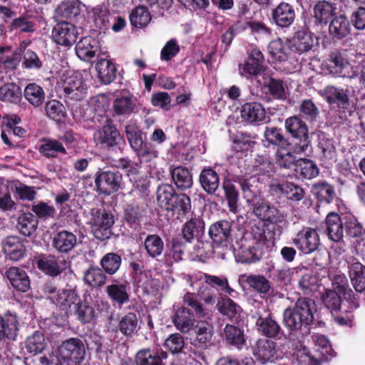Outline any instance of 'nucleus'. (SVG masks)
I'll return each mask as SVG.
<instances>
[{"label": "nucleus", "instance_id": "7c9ffc66", "mask_svg": "<svg viewBox=\"0 0 365 365\" xmlns=\"http://www.w3.org/2000/svg\"><path fill=\"white\" fill-rule=\"evenodd\" d=\"M96 68L98 72V76L103 83L109 84L115 78L116 68L110 61L106 58L98 59Z\"/></svg>", "mask_w": 365, "mask_h": 365}, {"label": "nucleus", "instance_id": "5fc2aeb1", "mask_svg": "<svg viewBox=\"0 0 365 365\" xmlns=\"http://www.w3.org/2000/svg\"><path fill=\"white\" fill-rule=\"evenodd\" d=\"M21 96L20 88L14 84H6L0 88V100L10 103H18Z\"/></svg>", "mask_w": 365, "mask_h": 365}, {"label": "nucleus", "instance_id": "c9c22d12", "mask_svg": "<svg viewBox=\"0 0 365 365\" xmlns=\"http://www.w3.org/2000/svg\"><path fill=\"white\" fill-rule=\"evenodd\" d=\"M295 170L306 179H312L319 175L317 165L311 160L300 158L297 160Z\"/></svg>", "mask_w": 365, "mask_h": 365}, {"label": "nucleus", "instance_id": "9b49d317", "mask_svg": "<svg viewBox=\"0 0 365 365\" xmlns=\"http://www.w3.org/2000/svg\"><path fill=\"white\" fill-rule=\"evenodd\" d=\"M78 36L76 26L67 21H62L53 29L52 38L54 41L63 46H70L76 42Z\"/></svg>", "mask_w": 365, "mask_h": 365}, {"label": "nucleus", "instance_id": "603ef678", "mask_svg": "<svg viewBox=\"0 0 365 365\" xmlns=\"http://www.w3.org/2000/svg\"><path fill=\"white\" fill-rule=\"evenodd\" d=\"M144 245L148 254L152 257L160 255L164 247L163 242L158 235H148L145 238Z\"/></svg>", "mask_w": 365, "mask_h": 365}, {"label": "nucleus", "instance_id": "f257e3e1", "mask_svg": "<svg viewBox=\"0 0 365 365\" xmlns=\"http://www.w3.org/2000/svg\"><path fill=\"white\" fill-rule=\"evenodd\" d=\"M190 336L194 337L190 343V356L200 364L208 365V349L212 344L213 327L208 321H195Z\"/></svg>", "mask_w": 365, "mask_h": 365}, {"label": "nucleus", "instance_id": "6e6d98bb", "mask_svg": "<svg viewBox=\"0 0 365 365\" xmlns=\"http://www.w3.org/2000/svg\"><path fill=\"white\" fill-rule=\"evenodd\" d=\"M84 280L93 287H101L106 283V276L99 267H91L85 272Z\"/></svg>", "mask_w": 365, "mask_h": 365}, {"label": "nucleus", "instance_id": "ddd939ff", "mask_svg": "<svg viewBox=\"0 0 365 365\" xmlns=\"http://www.w3.org/2000/svg\"><path fill=\"white\" fill-rule=\"evenodd\" d=\"M242 120L246 124L259 125L267 118L264 107L257 102H250L243 104L240 109Z\"/></svg>", "mask_w": 365, "mask_h": 365}, {"label": "nucleus", "instance_id": "423d86ee", "mask_svg": "<svg viewBox=\"0 0 365 365\" xmlns=\"http://www.w3.org/2000/svg\"><path fill=\"white\" fill-rule=\"evenodd\" d=\"M327 70L334 76L354 78L358 76V71L351 66L346 56L339 51H334L329 56Z\"/></svg>", "mask_w": 365, "mask_h": 365}, {"label": "nucleus", "instance_id": "4c0bfd02", "mask_svg": "<svg viewBox=\"0 0 365 365\" xmlns=\"http://www.w3.org/2000/svg\"><path fill=\"white\" fill-rule=\"evenodd\" d=\"M113 109L118 115H126L133 111L135 104L130 94L124 93L117 96L113 101Z\"/></svg>", "mask_w": 365, "mask_h": 365}, {"label": "nucleus", "instance_id": "f704fd0d", "mask_svg": "<svg viewBox=\"0 0 365 365\" xmlns=\"http://www.w3.org/2000/svg\"><path fill=\"white\" fill-rule=\"evenodd\" d=\"M80 13L79 3L76 1L61 2L56 9V17L63 19H71Z\"/></svg>", "mask_w": 365, "mask_h": 365}, {"label": "nucleus", "instance_id": "5701e85b", "mask_svg": "<svg viewBox=\"0 0 365 365\" xmlns=\"http://www.w3.org/2000/svg\"><path fill=\"white\" fill-rule=\"evenodd\" d=\"M76 242V236L68 231L58 232L52 240L53 247L61 253H68L71 251L75 247Z\"/></svg>", "mask_w": 365, "mask_h": 365}, {"label": "nucleus", "instance_id": "c85d7f7f", "mask_svg": "<svg viewBox=\"0 0 365 365\" xmlns=\"http://www.w3.org/2000/svg\"><path fill=\"white\" fill-rule=\"evenodd\" d=\"M199 181L202 189L208 194H214L220 185L218 174L210 168L201 171Z\"/></svg>", "mask_w": 365, "mask_h": 365}, {"label": "nucleus", "instance_id": "e433bc0d", "mask_svg": "<svg viewBox=\"0 0 365 365\" xmlns=\"http://www.w3.org/2000/svg\"><path fill=\"white\" fill-rule=\"evenodd\" d=\"M76 293L71 289L58 290L57 294L52 297V302L62 309L71 308V305L77 301Z\"/></svg>", "mask_w": 365, "mask_h": 365}, {"label": "nucleus", "instance_id": "a18cd8bd", "mask_svg": "<svg viewBox=\"0 0 365 365\" xmlns=\"http://www.w3.org/2000/svg\"><path fill=\"white\" fill-rule=\"evenodd\" d=\"M191 208L190 197L185 194H175L167 210L173 211L178 215H185Z\"/></svg>", "mask_w": 365, "mask_h": 365}, {"label": "nucleus", "instance_id": "052dcab7", "mask_svg": "<svg viewBox=\"0 0 365 365\" xmlns=\"http://www.w3.org/2000/svg\"><path fill=\"white\" fill-rule=\"evenodd\" d=\"M142 213L139 207L135 204L127 205L124 208V219L133 227L140 225Z\"/></svg>", "mask_w": 365, "mask_h": 365}, {"label": "nucleus", "instance_id": "ea45409f", "mask_svg": "<svg viewBox=\"0 0 365 365\" xmlns=\"http://www.w3.org/2000/svg\"><path fill=\"white\" fill-rule=\"evenodd\" d=\"M37 220L31 213H24L18 218L17 227L25 236H31L36 230Z\"/></svg>", "mask_w": 365, "mask_h": 365}, {"label": "nucleus", "instance_id": "37998d69", "mask_svg": "<svg viewBox=\"0 0 365 365\" xmlns=\"http://www.w3.org/2000/svg\"><path fill=\"white\" fill-rule=\"evenodd\" d=\"M281 193L284 194L287 198L294 202H298L304 197V190L292 182H283L277 186Z\"/></svg>", "mask_w": 365, "mask_h": 365}, {"label": "nucleus", "instance_id": "473e14b6", "mask_svg": "<svg viewBox=\"0 0 365 365\" xmlns=\"http://www.w3.org/2000/svg\"><path fill=\"white\" fill-rule=\"evenodd\" d=\"M240 280H244L250 287L254 289L259 293L267 294L270 289V284L268 279L262 275H247L240 276Z\"/></svg>", "mask_w": 365, "mask_h": 365}, {"label": "nucleus", "instance_id": "864d4df0", "mask_svg": "<svg viewBox=\"0 0 365 365\" xmlns=\"http://www.w3.org/2000/svg\"><path fill=\"white\" fill-rule=\"evenodd\" d=\"M46 347L45 337L39 331H36L31 336L28 337L26 343L27 351L36 355L43 351Z\"/></svg>", "mask_w": 365, "mask_h": 365}, {"label": "nucleus", "instance_id": "3c124183", "mask_svg": "<svg viewBox=\"0 0 365 365\" xmlns=\"http://www.w3.org/2000/svg\"><path fill=\"white\" fill-rule=\"evenodd\" d=\"M268 50L272 57L277 61H284L287 58L289 47L281 39L270 42Z\"/></svg>", "mask_w": 365, "mask_h": 365}, {"label": "nucleus", "instance_id": "bb28decb", "mask_svg": "<svg viewBox=\"0 0 365 365\" xmlns=\"http://www.w3.org/2000/svg\"><path fill=\"white\" fill-rule=\"evenodd\" d=\"M313 45L312 34L307 30H300L293 38L291 49L301 54L311 50Z\"/></svg>", "mask_w": 365, "mask_h": 365}, {"label": "nucleus", "instance_id": "4d7b16f0", "mask_svg": "<svg viewBox=\"0 0 365 365\" xmlns=\"http://www.w3.org/2000/svg\"><path fill=\"white\" fill-rule=\"evenodd\" d=\"M121 264V257L113 252L106 254L101 260V265L108 274H115Z\"/></svg>", "mask_w": 365, "mask_h": 365}, {"label": "nucleus", "instance_id": "7ed1b4c3", "mask_svg": "<svg viewBox=\"0 0 365 365\" xmlns=\"http://www.w3.org/2000/svg\"><path fill=\"white\" fill-rule=\"evenodd\" d=\"M285 129L291 136L299 140L292 145L293 153L302 154L306 153L310 148V140L309 138V130L306 123L298 116L289 117L285 120Z\"/></svg>", "mask_w": 365, "mask_h": 365}, {"label": "nucleus", "instance_id": "6ab92c4d", "mask_svg": "<svg viewBox=\"0 0 365 365\" xmlns=\"http://www.w3.org/2000/svg\"><path fill=\"white\" fill-rule=\"evenodd\" d=\"M349 274L351 284L358 292L365 290V266L352 259L349 262Z\"/></svg>", "mask_w": 365, "mask_h": 365}, {"label": "nucleus", "instance_id": "2f4dec72", "mask_svg": "<svg viewBox=\"0 0 365 365\" xmlns=\"http://www.w3.org/2000/svg\"><path fill=\"white\" fill-rule=\"evenodd\" d=\"M24 96L32 106L38 108L43 103L46 94L42 87L35 83H32L25 87Z\"/></svg>", "mask_w": 365, "mask_h": 365}, {"label": "nucleus", "instance_id": "9d476101", "mask_svg": "<svg viewBox=\"0 0 365 365\" xmlns=\"http://www.w3.org/2000/svg\"><path fill=\"white\" fill-rule=\"evenodd\" d=\"M293 243L304 254H310L317 250L320 240L316 230L307 227L297 233Z\"/></svg>", "mask_w": 365, "mask_h": 365}, {"label": "nucleus", "instance_id": "69168bd1", "mask_svg": "<svg viewBox=\"0 0 365 365\" xmlns=\"http://www.w3.org/2000/svg\"><path fill=\"white\" fill-rule=\"evenodd\" d=\"M18 321H0V341L15 340L18 331Z\"/></svg>", "mask_w": 365, "mask_h": 365}, {"label": "nucleus", "instance_id": "6e6552de", "mask_svg": "<svg viewBox=\"0 0 365 365\" xmlns=\"http://www.w3.org/2000/svg\"><path fill=\"white\" fill-rule=\"evenodd\" d=\"M284 319H314L319 318L315 302L309 298L299 299L294 309H286Z\"/></svg>", "mask_w": 365, "mask_h": 365}, {"label": "nucleus", "instance_id": "a878e982", "mask_svg": "<svg viewBox=\"0 0 365 365\" xmlns=\"http://www.w3.org/2000/svg\"><path fill=\"white\" fill-rule=\"evenodd\" d=\"M329 32L334 38H343L351 32L350 21L345 15L341 14L336 16L329 24Z\"/></svg>", "mask_w": 365, "mask_h": 365}, {"label": "nucleus", "instance_id": "f3484780", "mask_svg": "<svg viewBox=\"0 0 365 365\" xmlns=\"http://www.w3.org/2000/svg\"><path fill=\"white\" fill-rule=\"evenodd\" d=\"M272 15L275 24L282 28L288 27L295 19L293 6L286 2H281L273 9Z\"/></svg>", "mask_w": 365, "mask_h": 365}, {"label": "nucleus", "instance_id": "412c9836", "mask_svg": "<svg viewBox=\"0 0 365 365\" xmlns=\"http://www.w3.org/2000/svg\"><path fill=\"white\" fill-rule=\"evenodd\" d=\"M98 49V43L90 36L81 38L76 45V53L78 57L85 61L93 58Z\"/></svg>", "mask_w": 365, "mask_h": 365}, {"label": "nucleus", "instance_id": "338daca9", "mask_svg": "<svg viewBox=\"0 0 365 365\" xmlns=\"http://www.w3.org/2000/svg\"><path fill=\"white\" fill-rule=\"evenodd\" d=\"M125 133L127 139L133 149H140L143 145V140L141 137L140 130L135 125H128L125 126Z\"/></svg>", "mask_w": 365, "mask_h": 365}, {"label": "nucleus", "instance_id": "0eeeda50", "mask_svg": "<svg viewBox=\"0 0 365 365\" xmlns=\"http://www.w3.org/2000/svg\"><path fill=\"white\" fill-rule=\"evenodd\" d=\"M122 183V175L116 171L98 169L95 175L97 190L106 195L117 192Z\"/></svg>", "mask_w": 365, "mask_h": 365}, {"label": "nucleus", "instance_id": "8fccbe9b", "mask_svg": "<svg viewBox=\"0 0 365 365\" xmlns=\"http://www.w3.org/2000/svg\"><path fill=\"white\" fill-rule=\"evenodd\" d=\"M321 298L324 306L330 310L332 314L340 309L341 299L336 291L325 289Z\"/></svg>", "mask_w": 365, "mask_h": 365}, {"label": "nucleus", "instance_id": "c756f323", "mask_svg": "<svg viewBox=\"0 0 365 365\" xmlns=\"http://www.w3.org/2000/svg\"><path fill=\"white\" fill-rule=\"evenodd\" d=\"M230 232V223L227 220H220L210 226L209 235L214 242L221 244L228 240Z\"/></svg>", "mask_w": 365, "mask_h": 365}, {"label": "nucleus", "instance_id": "a211bd4d", "mask_svg": "<svg viewBox=\"0 0 365 365\" xmlns=\"http://www.w3.org/2000/svg\"><path fill=\"white\" fill-rule=\"evenodd\" d=\"M95 140L103 147L110 148L115 146L120 139V135L115 127L110 124L103 125V128L94 134Z\"/></svg>", "mask_w": 365, "mask_h": 365}, {"label": "nucleus", "instance_id": "bf43d9fd", "mask_svg": "<svg viewBox=\"0 0 365 365\" xmlns=\"http://www.w3.org/2000/svg\"><path fill=\"white\" fill-rule=\"evenodd\" d=\"M45 111L48 118L56 121L61 120L66 116L65 107L56 100L48 101L46 103Z\"/></svg>", "mask_w": 365, "mask_h": 365}, {"label": "nucleus", "instance_id": "c03bdc74", "mask_svg": "<svg viewBox=\"0 0 365 365\" xmlns=\"http://www.w3.org/2000/svg\"><path fill=\"white\" fill-rule=\"evenodd\" d=\"M226 341L231 345L242 346L245 342L244 331L238 327L227 324L224 329Z\"/></svg>", "mask_w": 365, "mask_h": 365}, {"label": "nucleus", "instance_id": "aec40b11", "mask_svg": "<svg viewBox=\"0 0 365 365\" xmlns=\"http://www.w3.org/2000/svg\"><path fill=\"white\" fill-rule=\"evenodd\" d=\"M3 250L4 253L14 261L21 259L26 252L23 241L16 236L8 237L4 240Z\"/></svg>", "mask_w": 365, "mask_h": 365}, {"label": "nucleus", "instance_id": "a19ab883", "mask_svg": "<svg viewBox=\"0 0 365 365\" xmlns=\"http://www.w3.org/2000/svg\"><path fill=\"white\" fill-rule=\"evenodd\" d=\"M216 307L220 313L230 319L240 317V314L242 311L238 304L227 297L219 299Z\"/></svg>", "mask_w": 365, "mask_h": 365}, {"label": "nucleus", "instance_id": "e2e57ef3", "mask_svg": "<svg viewBox=\"0 0 365 365\" xmlns=\"http://www.w3.org/2000/svg\"><path fill=\"white\" fill-rule=\"evenodd\" d=\"M42 153L48 158H55L58 153L66 154V151L63 145L56 140H47L41 146Z\"/></svg>", "mask_w": 365, "mask_h": 365}, {"label": "nucleus", "instance_id": "79ce46f5", "mask_svg": "<svg viewBox=\"0 0 365 365\" xmlns=\"http://www.w3.org/2000/svg\"><path fill=\"white\" fill-rule=\"evenodd\" d=\"M106 292L110 299L119 304H123L129 300L128 287L125 284H111L106 287Z\"/></svg>", "mask_w": 365, "mask_h": 365}, {"label": "nucleus", "instance_id": "393cba45", "mask_svg": "<svg viewBox=\"0 0 365 365\" xmlns=\"http://www.w3.org/2000/svg\"><path fill=\"white\" fill-rule=\"evenodd\" d=\"M172 180L178 190H185L192 187L193 180L190 170L183 166L171 168Z\"/></svg>", "mask_w": 365, "mask_h": 365}, {"label": "nucleus", "instance_id": "680f3d73", "mask_svg": "<svg viewBox=\"0 0 365 365\" xmlns=\"http://www.w3.org/2000/svg\"><path fill=\"white\" fill-rule=\"evenodd\" d=\"M345 230L346 234L353 238H361L364 229L361 223L352 215L344 216Z\"/></svg>", "mask_w": 365, "mask_h": 365}, {"label": "nucleus", "instance_id": "39448f33", "mask_svg": "<svg viewBox=\"0 0 365 365\" xmlns=\"http://www.w3.org/2000/svg\"><path fill=\"white\" fill-rule=\"evenodd\" d=\"M91 219V231L96 239L105 240L111 235V227L114 224L113 216L105 210H92Z\"/></svg>", "mask_w": 365, "mask_h": 365}, {"label": "nucleus", "instance_id": "58836bf2", "mask_svg": "<svg viewBox=\"0 0 365 365\" xmlns=\"http://www.w3.org/2000/svg\"><path fill=\"white\" fill-rule=\"evenodd\" d=\"M183 302L192 309L193 317L197 318H205L208 317L209 309L203 307L202 304L197 300L195 293H185L183 296Z\"/></svg>", "mask_w": 365, "mask_h": 365}, {"label": "nucleus", "instance_id": "4be33fe9", "mask_svg": "<svg viewBox=\"0 0 365 365\" xmlns=\"http://www.w3.org/2000/svg\"><path fill=\"white\" fill-rule=\"evenodd\" d=\"M12 287L17 291L25 292L30 287V280L26 272L19 267H10L6 272Z\"/></svg>", "mask_w": 365, "mask_h": 365}, {"label": "nucleus", "instance_id": "09e8293b", "mask_svg": "<svg viewBox=\"0 0 365 365\" xmlns=\"http://www.w3.org/2000/svg\"><path fill=\"white\" fill-rule=\"evenodd\" d=\"M173 187L170 185H162L157 190V201L158 205L165 210L170 207L175 195Z\"/></svg>", "mask_w": 365, "mask_h": 365}, {"label": "nucleus", "instance_id": "774afa93", "mask_svg": "<svg viewBox=\"0 0 365 365\" xmlns=\"http://www.w3.org/2000/svg\"><path fill=\"white\" fill-rule=\"evenodd\" d=\"M137 365H161L160 359L155 356V351L150 349H142L135 356Z\"/></svg>", "mask_w": 365, "mask_h": 365}, {"label": "nucleus", "instance_id": "0e129e2a", "mask_svg": "<svg viewBox=\"0 0 365 365\" xmlns=\"http://www.w3.org/2000/svg\"><path fill=\"white\" fill-rule=\"evenodd\" d=\"M223 189L230 211L236 212L239 200V194L236 187L232 183L227 182L223 184Z\"/></svg>", "mask_w": 365, "mask_h": 365}, {"label": "nucleus", "instance_id": "f8f14e48", "mask_svg": "<svg viewBox=\"0 0 365 365\" xmlns=\"http://www.w3.org/2000/svg\"><path fill=\"white\" fill-rule=\"evenodd\" d=\"M350 89L340 88L334 85L327 86L321 95L329 104H336L339 108L346 109L351 106Z\"/></svg>", "mask_w": 365, "mask_h": 365}, {"label": "nucleus", "instance_id": "4468645a", "mask_svg": "<svg viewBox=\"0 0 365 365\" xmlns=\"http://www.w3.org/2000/svg\"><path fill=\"white\" fill-rule=\"evenodd\" d=\"M254 214L261 220L272 223H279L285 220L282 212L264 201H257L253 205Z\"/></svg>", "mask_w": 365, "mask_h": 365}, {"label": "nucleus", "instance_id": "2eb2a0df", "mask_svg": "<svg viewBox=\"0 0 365 365\" xmlns=\"http://www.w3.org/2000/svg\"><path fill=\"white\" fill-rule=\"evenodd\" d=\"M325 223L329 238L336 242H341L345 229L344 217H341L336 212H329Z\"/></svg>", "mask_w": 365, "mask_h": 365}, {"label": "nucleus", "instance_id": "49530a36", "mask_svg": "<svg viewBox=\"0 0 365 365\" xmlns=\"http://www.w3.org/2000/svg\"><path fill=\"white\" fill-rule=\"evenodd\" d=\"M130 23L135 27H145L151 20V16L147 8L143 6H137L130 15Z\"/></svg>", "mask_w": 365, "mask_h": 365}, {"label": "nucleus", "instance_id": "72a5a7b5", "mask_svg": "<svg viewBox=\"0 0 365 365\" xmlns=\"http://www.w3.org/2000/svg\"><path fill=\"white\" fill-rule=\"evenodd\" d=\"M244 197L248 202H253L259 194L257 188L258 181L255 177H250L248 179H240L239 180Z\"/></svg>", "mask_w": 365, "mask_h": 365}, {"label": "nucleus", "instance_id": "20e7f679", "mask_svg": "<svg viewBox=\"0 0 365 365\" xmlns=\"http://www.w3.org/2000/svg\"><path fill=\"white\" fill-rule=\"evenodd\" d=\"M58 365H82L86 356L83 341L78 338H70L58 346Z\"/></svg>", "mask_w": 365, "mask_h": 365}, {"label": "nucleus", "instance_id": "b1692460", "mask_svg": "<svg viewBox=\"0 0 365 365\" xmlns=\"http://www.w3.org/2000/svg\"><path fill=\"white\" fill-rule=\"evenodd\" d=\"M36 264L40 270L51 277L58 276L63 270L62 262L53 255H43Z\"/></svg>", "mask_w": 365, "mask_h": 365}, {"label": "nucleus", "instance_id": "de8ad7c7", "mask_svg": "<svg viewBox=\"0 0 365 365\" xmlns=\"http://www.w3.org/2000/svg\"><path fill=\"white\" fill-rule=\"evenodd\" d=\"M313 193L320 202L330 203L335 197L333 186L327 182H319L314 185Z\"/></svg>", "mask_w": 365, "mask_h": 365}, {"label": "nucleus", "instance_id": "f03ea898", "mask_svg": "<svg viewBox=\"0 0 365 365\" xmlns=\"http://www.w3.org/2000/svg\"><path fill=\"white\" fill-rule=\"evenodd\" d=\"M264 244L262 234L259 232L245 234L237 242L238 261L242 263H255L262 257V248Z\"/></svg>", "mask_w": 365, "mask_h": 365}, {"label": "nucleus", "instance_id": "cd10ccee", "mask_svg": "<svg viewBox=\"0 0 365 365\" xmlns=\"http://www.w3.org/2000/svg\"><path fill=\"white\" fill-rule=\"evenodd\" d=\"M336 10V4L327 1H319L316 4L314 8L316 22L327 24L335 14Z\"/></svg>", "mask_w": 365, "mask_h": 365}, {"label": "nucleus", "instance_id": "13d9d810", "mask_svg": "<svg viewBox=\"0 0 365 365\" xmlns=\"http://www.w3.org/2000/svg\"><path fill=\"white\" fill-rule=\"evenodd\" d=\"M295 154L293 151H288L285 149L278 150L276 153L275 162L276 164L280 168L284 169H291L292 167H296L297 160H296Z\"/></svg>", "mask_w": 365, "mask_h": 365}, {"label": "nucleus", "instance_id": "dca6fc26", "mask_svg": "<svg viewBox=\"0 0 365 365\" xmlns=\"http://www.w3.org/2000/svg\"><path fill=\"white\" fill-rule=\"evenodd\" d=\"M277 344L267 339H261L257 341L254 349V354L262 364L272 362L277 359Z\"/></svg>", "mask_w": 365, "mask_h": 365}, {"label": "nucleus", "instance_id": "1a4fd4ad", "mask_svg": "<svg viewBox=\"0 0 365 365\" xmlns=\"http://www.w3.org/2000/svg\"><path fill=\"white\" fill-rule=\"evenodd\" d=\"M66 97L69 100H81L88 89V85L80 73H75L66 77L63 82Z\"/></svg>", "mask_w": 365, "mask_h": 365}]
</instances>
